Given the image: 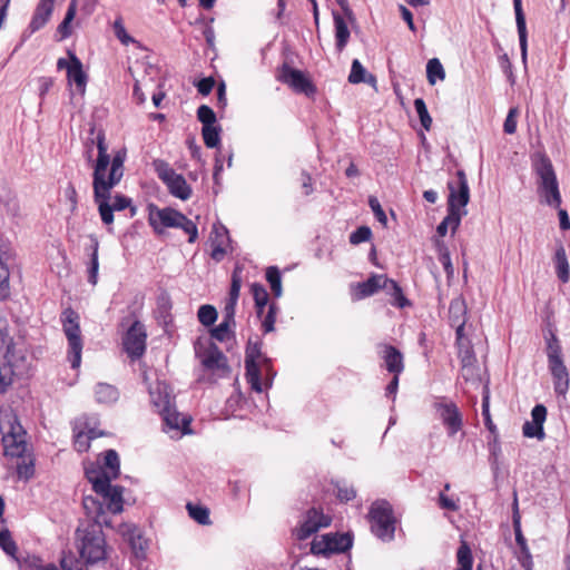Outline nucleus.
<instances>
[{
  "mask_svg": "<svg viewBox=\"0 0 570 570\" xmlns=\"http://www.w3.org/2000/svg\"><path fill=\"white\" fill-rule=\"evenodd\" d=\"M97 149L98 157L92 166V186L99 214L105 215L124 210L130 206L131 199L120 194H111V189L124 176L126 151L118 150L110 159L105 135L101 132L97 136Z\"/></svg>",
  "mask_w": 570,
  "mask_h": 570,
  "instance_id": "obj_1",
  "label": "nucleus"
},
{
  "mask_svg": "<svg viewBox=\"0 0 570 570\" xmlns=\"http://www.w3.org/2000/svg\"><path fill=\"white\" fill-rule=\"evenodd\" d=\"M1 432L4 456L17 459L16 469L19 479L30 480L35 474V458L26 441L27 433L16 415L7 416L1 423Z\"/></svg>",
  "mask_w": 570,
  "mask_h": 570,
  "instance_id": "obj_2",
  "label": "nucleus"
},
{
  "mask_svg": "<svg viewBox=\"0 0 570 570\" xmlns=\"http://www.w3.org/2000/svg\"><path fill=\"white\" fill-rule=\"evenodd\" d=\"M533 167L539 179L538 191L541 200L557 209L560 206L561 196L551 160L546 155L540 154L535 157Z\"/></svg>",
  "mask_w": 570,
  "mask_h": 570,
  "instance_id": "obj_3",
  "label": "nucleus"
},
{
  "mask_svg": "<svg viewBox=\"0 0 570 570\" xmlns=\"http://www.w3.org/2000/svg\"><path fill=\"white\" fill-rule=\"evenodd\" d=\"M547 357L554 392L558 395L566 396L570 384L569 372L562 358L561 345L554 334H551V337L547 341Z\"/></svg>",
  "mask_w": 570,
  "mask_h": 570,
  "instance_id": "obj_4",
  "label": "nucleus"
},
{
  "mask_svg": "<svg viewBox=\"0 0 570 570\" xmlns=\"http://www.w3.org/2000/svg\"><path fill=\"white\" fill-rule=\"evenodd\" d=\"M368 519L372 532L382 541H391L395 533V519L389 502L376 501L372 503Z\"/></svg>",
  "mask_w": 570,
  "mask_h": 570,
  "instance_id": "obj_5",
  "label": "nucleus"
},
{
  "mask_svg": "<svg viewBox=\"0 0 570 570\" xmlns=\"http://www.w3.org/2000/svg\"><path fill=\"white\" fill-rule=\"evenodd\" d=\"M151 402L158 409L167 426L187 432L186 428L190 420L181 416L171 405L170 395L166 386L159 383L150 390Z\"/></svg>",
  "mask_w": 570,
  "mask_h": 570,
  "instance_id": "obj_6",
  "label": "nucleus"
},
{
  "mask_svg": "<svg viewBox=\"0 0 570 570\" xmlns=\"http://www.w3.org/2000/svg\"><path fill=\"white\" fill-rule=\"evenodd\" d=\"M61 322L63 333L67 336L69 345V361L72 368H77L81 363L82 338L79 325V315L71 308L62 312Z\"/></svg>",
  "mask_w": 570,
  "mask_h": 570,
  "instance_id": "obj_7",
  "label": "nucleus"
},
{
  "mask_svg": "<svg viewBox=\"0 0 570 570\" xmlns=\"http://www.w3.org/2000/svg\"><path fill=\"white\" fill-rule=\"evenodd\" d=\"M11 338L6 328V321L0 317V393L6 392L7 387L12 383V376L19 370V366L12 363Z\"/></svg>",
  "mask_w": 570,
  "mask_h": 570,
  "instance_id": "obj_8",
  "label": "nucleus"
},
{
  "mask_svg": "<svg viewBox=\"0 0 570 570\" xmlns=\"http://www.w3.org/2000/svg\"><path fill=\"white\" fill-rule=\"evenodd\" d=\"M155 168L158 177L166 184L171 195L185 200L189 198L191 189L186 179L177 174L167 163L163 160L155 161Z\"/></svg>",
  "mask_w": 570,
  "mask_h": 570,
  "instance_id": "obj_9",
  "label": "nucleus"
},
{
  "mask_svg": "<svg viewBox=\"0 0 570 570\" xmlns=\"http://www.w3.org/2000/svg\"><path fill=\"white\" fill-rule=\"evenodd\" d=\"M81 558L89 563L100 561L106 556L105 539L99 530H87L81 537L79 546Z\"/></svg>",
  "mask_w": 570,
  "mask_h": 570,
  "instance_id": "obj_10",
  "label": "nucleus"
},
{
  "mask_svg": "<svg viewBox=\"0 0 570 570\" xmlns=\"http://www.w3.org/2000/svg\"><path fill=\"white\" fill-rule=\"evenodd\" d=\"M277 79L291 87L295 92L304 94L307 97L314 96L316 87L311 79L301 70L294 69L284 63L279 69Z\"/></svg>",
  "mask_w": 570,
  "mask_h": 570,
  "instance_id": "obj_11",
  "label": "nucleus"
},
{
  "mask_svg": "<svg viewBox=\"0 0 570 570\" xmlns=\"http://www.w3.org/2000/svg\"><path fill=\"white\" fill-rule=\"evenodd\" d=\"M92 478L94 491L102 498L104 504L112 513L122 511V488L110 484V478Z\"/></svg>",
  "mask_w": 570,
  "mask_h": 570,
  "instance_id": "obj_12",
  "label": "nucleus"
},
{
  "mask_svg": "<svg viewBox=\"0 0 570 570\" xmlns=\"http://www.w3.org/2000/svg\"><path fill=\"white\" fill-rule=\"evenodd\" d=\"M449 214H459L470 197L465 174L459 170L456 177L449 181Z\"/></svg>",
  "mask_w": 570,
  "mask_h": 570,
  "instance_id": "obj_13",
  "label": "nucleus"
},
{
  "mask_svg": "<svg viewBox=\"0 0 570 570\" xmlns=\"http://www.w3.org/2000/svg\"><path fill=\"white\" fill-rule=\"evenodd\" d=\"M149 224L158 234L164 233L166 228L179 227L189 235V242L193 243L197 237V227L194 222L187 219V216H148Z\"/></svg>",
  "mask_w": 570,
  "mask_h": 570,
  "instance_id": "obj_14",
  "label": "nucleus"
},
{
  "mask_svg": "<svg viewBox=\"0 0 570 570\" xmlns=\"http://www.w3.org/2000/svg\"><path fill=\"white\" fill-rule=\"evenodd\" d=\"M147 334L144 325L139 321H135L128 328L124 337V348L132 358L140 357L146 350Z\"/></svg>",
  "mask_w": 570,
  "mask_h": 570,
  "instance_id": "obj_15",
  "label": "nucleus"
},
{
  "mask_svg": "<svg viewBox=\"0 0 570 570\" xmlns=\"http://www.w3.org/2000/svg\"><path fill=\"white\" fill-rule=\"evenodd\" d=\"M262 356L261 346L257 343H249L246 348L245 354V368H246V379L249 383L252 390L257 393L263 391L262 382H261V371L259 365L257 363L258 358Z\"/></svg>",
  "mask_w": 570,
  "mask_h": 570,
  "instance_id": "obj_16",
  "label": "nucleus"
},
{
  "mask_svg": "<svg viewBox=\"0 0 570 570\" xmlns=\"http://www.w3.org/2000/svg\"><path fill=\"white\" fill-rule=\"evenodd\" d=\"M435 409L442 423L446 426L449 435L452 436L462 429V415L453 402L436 403Z\"/></svg>",
  "mask_w": 570,
  "mask_h": 570,
  "instance_id": "obj_17",
  "label": "nucleus"
},
{
  "mask_svg": "<svg viewBox=\"0 0 570 570\" xmlns=\"http://www.w3.org/2000/svg\"><path fill=\"white\" fill-rule=\"evenodd\" d=\"M330 523L331 519L328 517L324 515L322 511L312 508L307 511L305 521L297 529L296 537L298 540H305L313 533L317 532L321 528L330 525Z\"/></svg>",
  "mask_w": 570,
  "mask_h": 570,
  "instance_id": "obj_18",
  "label": "nucleus"
},
{
  "mask_svg": "<svg viewBox=\"0 0 570 570\" xmlns=\"http://www.w3.org/2000/svg\"><path fill=\"white\" fill-rule=\"evenodd\" d=\"M55 0H40L32 14L28 28L22 33V42L32 33L43 28L49 21L53 11Z\"/></svg>",
  "mask_w": 570,
  "mask_h": 570,
  "instance_id": "obj_19",
  "label": "nucleus"
},
{
  "mask_svg": "<svg viewBox=\"0 0 570 570\" xmlns=\"http://www.w3.org/2000/svg\"><path fill=\"white\" fill-rule=\"evenodd\" d=\"M531 417L532 421H527L522 426L523 435L542 441L546 438L543 423L547 417V407L542 404H537L531 411Z\"/></svg>",
  "mask_w": 570,
  "mask_h": 570,
  "instance_id": "obj_20",
  "label": "nucleus"
},
{
  "mask_svg": "<svg viewBox=\"0 0 570 570\" xmlns=\"http://www.w3.org/2000/svg\"><path fill=\"white\" fill-rule=\"evenodd\" d=\"M202 364L205 368L217 371L222 374H227L230 371L226 356L214 343H212L202 355Z\"/></svg>",
  "mask_w": 570,
  "mask_h": 570,
  "instance_id": "obj_21",
  "label": "nucleus"
},
{
  "mask_svg": "<svg viewBox=\"0 0 570 570\" xmlns=\"http://www.w3.org/2000/svg\"><path fill=\"white\" fill-rule=\"evenodd\" d=\"M450 324L455 327L458 338L463 337L466 321V305L463 298L456 297L451 301L449 307Z\"/></svg>",
  "mask_w": 570,
  "mask_h": 570,
  "instance_id": "obj_22",
  "label": "nucleus"
},
{
  "mask_svg": "<svg viewBox=\"0 0 570 570\" xmlns=\"http://www.w3.org/2000/svg\"><path fill=\"white\" fill-rule=\"evenodd\" d=\"M68 56L71 59V66L67 72L68 82L69 85L75 83L79 94L83 95L86 91L88 76L83 71L80 59L72 51H68Z\"/></svg>",
  "mask_w": 570,
  "mask_h": 570,
  "instance_id": "obj_23",
  "label": "nucleus"
},
{
  "mask_svg": "<svg viewBox=\"0 0 570 570\" xmlns=\"http://www.w3.org/2000/svg\"><path fill=\"white\" fill-rule=\"evenodd\" d=\"M122 534L128 541L135 557L137 559H144L148 544L139 529L132 524H125L122 528Z\"/></svg>",
  "mask_w": 570,
  "mask_h": 570,
  "instance_id": "obj_24",
  "label": "nucleus"
},
{
  "mask_svg": "<svg viewBox=\"0 0 570 570\" xmlns=\"http://www.w3.org/2000/svg\"><path fill=\"white\" fill-rule=\"evenodd\" d=\"M513 8L515 13V22L519 35L520 42V51L522 61H527L528 57V33H527V23L525 16L522 9V0H513Z\"/></svg>",
  "mask_w": 570,
  "mask_h": 570,
  "instance_id": "obj_25",
  "label": "nucleus"
},
{
  "mask_svg": "<svg viewBox=\"0 0 570 570\" xmlns=\"http://www.w3.org/2000/svg\"><path fill=\"white\" fill-rule=\"evenodd\" d=\"M382 357L384 360L386 370L390 373L399 375L403 371V355L396 347L392 345H383Z\"/></svg>",
  "mask_w": 570,
  "mask_h": 570,
  "instance_id": "obj_26",
  "label": "nucleus"
},
{
  "mask_svg": "<svg viewBox=\"0 0 570 570\" xmlns=\"http://www.w3.org/2000/svg\"><path fill=\"white\" fill-rule=\"evenodd\" d=\"M11 258V252L8 246H0V299L6 298L10 293L9 278L10 273L7 262Z\"/></svg>",
  "mask_w": 570,
  "mask_h": 570,
  "instance_id": "obj_27",
  "label": "nucleus"
},
{
  "mask_svg": "<svg viewBox=\"0 0 570 570\" xmlns=\"http://www.w3.org/2000/svg\"><path fill=\"white\" fill-rule=\"evenodd\" d=\"M335 26V47L338 52H342L346 47L350 39V30L345 19L338 13H333Z\"/></svg>",
  "mask_w": 570,
  "mask_h": 570,
  "instance_id": "obj_28",
  "label": "nucleus"
},
{
  "mask_svg": "<svg viewBox=\"0 0 570 570\" xmlns=\"http://www.w3.org/2000/svg\"><path fill=\"white\" fill-rule=\"evenodd\" d=\"M82 505L88 517H90L96 523L100 524L106 522L104 518V501H99L91 495H87L82 500Z\"/></svg>",
  "mask_w": 570,
  "mask_h": 570,
  "instance_id": "obj_29",
  "label": "nucleus"
},
{
  "mask_svg": "<svg viewBox=\"0 0 570 570\" xmlns=\"http://www.w3.org/2000/svg\"><path fill=\"white\" fill-rule=\"evenodd\" d=\"M215 238L213 240V249L210 257L217 262L222 261L225 255L224 245L228 240L227 229L224 226L214 225Z\"/></svg>",
  "mask_w": 570,
  "mask_h": 570,
  "instance_id": "obj_30",
  "label": "nucleus"
},
{
  "mask_svg": "<svg viewBox=\"0 0 570 570\" xmlns=\"http://www.w3.org/2000/svg\"><path fill=\"white\" fill-rule=\"evenodd\" d=\"M348 81L354 85L361 83V82L375 85L376 79L373 75L367 73L366 69L363 67V65L360 62V60L354 59L352 61L351 72L348 75Z\"/></svg>",
  "mask_w": 570,
  "mask_h": 570,
  "instance_id": "obj_31",
  "label": "nucleus"
},
{
  "mask_svg": "<svg viewBox=\"0 0 570 570\" xmlns=\"http://www.w3.org/2000/svg\"><path fill=\"white\" fill-rule=\"evenodd\" d=\"M554 264H556V273H557L558 278L562 283L569 282V279H570L569 262H568L566 249L562 245H560L556 250Z\"/></svg>",
  "mask_w": 570,
  "mask_h": 570,
  "instance_id": "obj_32",
  "label": "nucleus"
},
{
  "mask_svg": "<svg viewBox=\"0 0 570 570\" xmlns=\"http://www.w3.org/2000/svg\"><path fill=\"white\" fill-rule=\"evenodd\" d=\"M384 275H372L367 281L357 284L358 297L364 298L379 292L382 287Z\"/></svg>",
  "mask_w": 570,
  "mask_h": 570,
  "instance_id": "obj_33",
  "label": "nucleus"
},
{
  "mask_svg": "<svg viewBox=\"0 0 570 570\" xmlns=\"http://www.w3.org/2000/svg\"><path fill=\"white\" fill-rule=\"evenodd\" d=\"M381 288L385 289L390 295L394 297V301L399 307L409 305V301L404 297L402 288L395 281L387 278L384 275V281L382 282Z\"/></svg>",
  "mask_w": 570,
  "mask_h": 570,
  "instance_id": "obj_34",
  "label": "nucleus"
},
{
  "mask_svg": "<svg viewBox=\"0 0 570 570\" xmlns=\"http://www.w3.org/2000/svg\"><path fill=\"white\" fill-rule=\"evenodd\" d=\"M76 13H77V0H71L68 6V9H67L63 20L58 26V32L61 35L62 39H66L71 35L70 24H71L72 20L75 19Z\"/></svg>",
  "mask_w": 570,
  "mask_h": 570,
  "instance_id": "obj_35",
  "label": "nucleus"
},
{
  "mask_svg": "<svg viewBox=\"0 0 570 570\" xmlns=\"http://www.w3.org/2000/svg\"><path fill=\"white\" fill-rule=\"evenodd\" d=\"M250 291L255 301L257 315L261 316L262 313L264 312L265 306L268 303V293L264 285L258 283L252 284Z\"/></svg>",
  "mask_w": 570,
  "mask_h": 570,
  "instance_id": "obj_36",
  "label": "nucleus"
},
{
  "mask_svg": "<svg viewBox=\"0 0 570 570\" xmlns=\"http://www.w3.org/2000/svg\"><path fill=\"white\" fill-rule=\"evenodd\" d=\"M96 399L100 403H111L118 399V391L115 386L99 383L96 386Z\"/></svg>",
  "mask_w": 570,
  "mask_h": 570,
  "instance_id": "obj_37",
  "label": "nucleus"
},
{
  "mask_svg": "<svg viewBox=\"0 0 570 570\" xmlns=\"http://www.w3.org/2000/svg\"><path fill=\"white\" fill-rule=\"evenodd\" d=\"M327 535L330 538L328 541H330V546L332 549V553L344 552L352 547V538L347 533H344V534H337V533L331 534L330 533Z\"/></svg>",
  "mask_w": 570,
  "mask_h": 570,
  "instance_id": "obj_38",
  "label": "nucleus"
},
{
  "mask_svg": "<svg viewBox=\"0 0 570 570\" xmlns=\"http://www.w3.org/2000/svg\"><path fill=\"white\" fill-rule=\"evenodd\" d=\"M428 81L434 85L436 80H443L445 78V71L439 59L433 58L429 60L426 65Z\"/></svg>",
  "mask_w": 570,
  "mask_h": 570,
  "instance_id": "obj_39",
  "label": "nucleus"
},
{
  "mask_svg": "<svg viewBox=\"0 0 570 570\" xmlns=\"http://www.w3.org/2000/svg\"><path fill=\"white\" fill-rule=\"evenodd\" d=\"M92 253L90 256L89 267H88V282L91 285H96L98 282V269H99V262H98V247L99 243L97 239H92Z\"/></svg>",
  "mask_w": 570,
  "mask_h": 570,
  "instance_id": "obj_40",
  "label": "nucleus"
},
{
  "mask_svg": "<svg viewBox=\"0 0 570 570\" xmlns=\"http://www.w3.org/2000/svg\"><path fill=\"white\" fill-rule=\"evenodd\" d=\"M513 505H514L513 529H514V533H515V541H517L518 546L520 547L521 554H528L529 548L527 546L525 538L523 537L522 531H521L520 515H519V512H518L517 498L514 499V504Z\"/></svg>",
  "mask_w": 570,
  "mask_h": 570,
  "instance_id": "obj_41",
  "label": "nucleus"
},
{
  "mask_svg": "<svg viewBox=\"0 0 570 570\" xmlns=\"http://www.w3.org/2000/svg\"><path fill=\"white\" fill-rule=\"evenodd\" d=\"M266 279L271 285V289L276 297L282 295V277L281 272L276 266H269L266 269Z\"/></svg>",
  "mask_w": 570,
  "mask_h": 570,
  "instance_id": "obj_42",
  "label": "nucleus"
},
{
  "mask_svg": "<svg viewBox=\"0 0 570 570\" xmlns=\"http://www.w3.org/2000/svg\"><path fill=\"white\" fill-rule=\"evenodd\" d=\"M456 345L459 348V357L461 361V365L470 362H475V355L474 352L465 337L458 338L456 337Z\"/></svg>",
  "mask_w": 570,
  "mask_h": 570,
  "instance_id": "obj_43",
  "label": "nucleus"
},
{
  "mask_svg": "<svg viewBox=\"0 0 570 570\" xmlns=\"http://www.w3.org/2000/svg\"><path fill=\"white\" fill-rule=\"evenodd\" d=\"M220 128L214 126H207L203 127L202 135L205 145L208 148H216L220 142V136H219Z\"/></svg>",
  "mask_w": 570,
  "mask_h": 570,
  "instance_id": "obj_44",
  "label": "nucleus"
},
{
  "mask_svg": "<svg viewBox=\"0 0 570 570\" xmlns=\"http://www.w3.org/2000/svg\"><path fill=\"white\" fill-rule=\"evenodd\" d=\"M105 466L110 472V479L117 478L120 473L119 456L115 450H108L105 453Z\"/></svg>",
  "mask_w": 570,
  "mask_h": 570,
  "instance_id": "obj_45",
  "label": "nucleus"
},
{
  "mask_svg": "<svg viewBox=\"0 0 570 570\" xmlns=\"http://www.w3.org/2000/svg\"><path fill=\"white\" fill-rule=\"evenodd\" d=\"M414 108L420 118L421 125L425 130H430L432 125V118L428 111L426 105L422 98L414 100Z\"/></svg>",
  "mask_w": 570,
  "mask_h": 570,
  "instance_id": "obj_46",
  "label": "nucleus"
},
{
  "mask_svg": "<svg viewBox=\"0 0 570 570\" xmlns=\"http://www.w3.org/2000/svg\"><path fill=\"white\" fill-rule=\"evenodd\" d=\"M198 321L204 326L213 325L217 320V311L212 305H202L197 313Z\"/></svg>",
  "mask_w": 570,
  "mask_h": 570,
  "instance_id": "obj_47",
  "label": "nucleus"
},
{
  "mask_svg": "<svg viewBox=\"0 0 570 570\" xmlns=\"http://www.w3.org/2000/svg\"><path fill=\"white\" fill-rule=\"evenodd\" d=\"M489 389L488 386L484 387L483 391V399H482V415L484 417V424L488 428V430L491 432V434H498L497 426L491 420L490 415V404H489Z\"/></svg>",
  "mask_w": 570,
  "mask_h": 570,
  "instance_id": "obj_48",
  "label": "nucleus"
},
{
  "mask_svg": "<svg viewBox=\"0 0 570 570\" xmlns=\"http://www.w3.org/2000/svg\"><path fill=\"white\" fill-rule=\"evenodd\" d=\"M187 510L189 517L197 521L199 524H208L209 521V511L207 508L202 505H194L191 503L187 504Z\"/></svg>",
  "mask_w": 570,
  "mask_h": 570,
  "instance_id": "obj_49",
  "label": "nucleus"
},
{
  "mask_svg": "<svg viewBox=\"0 0 570 570\" xmlns=\"http://www.w3.org/2000/svg\"><path fill=\"white\" fill-rule=\"evenodd\" d=\"M456 557L459 567L472 569L473 558L471 549L465 541L461 542V546L458 549Z\"/></svg>",
  "mask_w": 570,
  "mask_h": 570,
  "instance_id": "obj_50",
  "label": "nucleus"
},
{
  "mask_svg": "<svg viewBox=\"0 0 570 570\" xmlns=\"http://www.w3.org/2000/svg\"><path fill=\"white\" fill-rule=\"evenodd\" d=\"M112 29H114V33L116 36V38L124 45V46H129L130 43H135L136 40L128 35V32L126 31V28L124 26V22H122V19L121 18H118L115 20L114 24H112Z\"/></svg>",
  "mask_w": 570,
  "mask_h": 570,
  "instance_id": "obj_51",
  "label": "nucleus"
},
{
  "mask_svg": "<svg viewBox=\"0 0 570 570\" xmlns=\"http://www.w3.org/2000/svg\"><path fill=\"white\" fill-rule=\"evenodd\" d=\"M0 547L7 554L17 559L16 553L18 551V547H17L16 542L12 540L9 530H7V529L0 531Z\"/></svg>",
  "mask_w": 570,
  "mask_h": 570,
  "instance_id": "obj_52",
  "label": "nucleus"
},
{
  "mask_svg": "<svg viewBox=\"0 0 570 570\" xmlns=\"http://www.w3.org/2000/svg\"><path fill=\"white\" fill-rule=\"evenodd\" d=\"M461 216H445L443 222L438 226L436 233L439 236L443 237L446 235L449 228H451L454 234L461 223Z\"/></svg>",
  "mask_w": 570,
  "mask_h": 570,
  "instance_id": "obj_53",
  "label": "nucleus"
},
{
  "mask_svg": "<svg viewBox=\"0 0 570 570\" xmlns=\"http://www.w3.org/2000/svg\"><path fill=\"white\" fill-rule=\"evenodd\" d=\"M480 370L476 361L461 365V375L465 382H476L480 379Z\"/></svg>",
  "mask_w": 570,
  "mask_h": 570,
  "instance_id": "obj_54",
  "label": "nucleus"
},
{
  "mask_svg": "<svg viewBox=\"0 0 570 570\" xmlns=\"http://www.w3.org/2000/svg\"><path fill=\"white\" fill-rule=\"evenodd\" d=\"M197 118L203 124V127L214 126L216 122V115L214 110L207 105H202L198 107Z\"/></svg>",
  "mask_w": 570,
  "mask_h": 570,
  "instance_id": "obj_55",
  "label": "nucleus"
},
{
  "mask_svg": "<svg viewBox=\"0 0 570 570\" xmlns=\"http://www.w3.org/2000/svg\"><path fill=\"white\" fill-rule=\"evenodd\" d=\"M330 538L327 534L323 535L321 540L314 539L311 544V552L313 554H327L332 553V549L330 546Z\"/></svg>",
  "mask_w": 570,
  "mask_h": 570,
  "instance_id": "obj_56",
  "label": "nucleus"
},
{
  "mask_svg": "<svg viewBox=\"0 0 570 570\" xmlns=\"http://www.w3.org/2000/svg\"><path fill=\"white\" fill-rule=\"evenodd\" d=\"M372 236V230L367 226H360L356 230H354L350 235V243L353 245H358L361 243L370 240Z\"/></svg>",
  "mask_w": 570,
  "mask_h": 570,
  "instance_id": "obj_57",
  "label": "nucleus"
},
{
  "mask_svg": "<svg viewBox=\"0 0 570 570\" xmlns=\"http://www.w3.org/2000/svg\"><path fill=\"white\" fill-rule=\"evenodd\" d=\"M233 323L223 320L216 327L212 328V337L219 342L226 341L229 336V327Z\"/></svg>",
  "mask_w": 570,
  "mask_h": 570,
  "instance_id": "obj_58",
  "label": "nucleus"
},
{
  "mask_svg": "<svg viewBox=\"0 0 570 570\" xmlns=\"http://www.w3.org/2000/svg\"><path fill=\"white\" fill-rule=\"evenodd\" d=\"M519 111L517 108H511L503 124V130L508 135H513L517 130V116Z\"/></svg>",
  "mask_w": 570,
  "mask_h": 570,
  "instance_id": "obj_59",
  "label": "nucleus"
},
{
  "mask_svg": "<svg viewBox=\"0 0 570 570\" xmlns=\"http://www.w3.org/2000/svg\"><path fill=\"white\" fill-rule=\"evenodd\" d=\"M276 309H277V307L275 304L269 305L268 312L262 322V326H263L265 333H269V332L274 331V325H275V321H276Z\"/></svg>",
  "mask_w": 570,
  "mask_h": 570,
  "instance_id": "obj_60",
  "label": "nucleus"
},
{
  "mask_svg": "<svg viewBox=\"0 0 570 570\" xmlns=\"http://www.w3.org/2000/svg\"><path fill=\"white\" fill-rule=\"evenodd\" d=\"M336 488H337V498L341 501H345V502L351 501L356 495V491L354 490V488L346 484L345 482L337 483Z\"/></svg>",
  "mask_w": 570,
  "mask_h": 570,
  "instance_id": "obj_61",
  "label": "nucleus"
},
{
  "mask_svg": "<svg viewBox=\"0 0 570 570\" xmlns=\"http://www.w3.org/2000/svg\"><path fill=\"white\" fill-rule=\"evenodd\" d=\"M96 435L88 436L83 432H79L75 438V448L79 452L87 451L89 449V439H94Z\"/></svg>",
  "mask_w": 570,
  "mask_h": 570,
  "instance_id": "obj_62",
  "label": "nucleus"
},
{
  "mask_svg": "<svg viewBox=\"0 0 570 570\" xmlns=\"http://www.w3.org/2000/svg\"><path fill=\"white\" fill-rule=\"evenodd\" d=\"M214 86H215V81L212 77L203 78L196 85L198 92L203 96L209 95L212 92Z\"/></svg>",
  "mask_w": 570,
  "mask_h": 570,
  "instance_id": "obj_63",
  "label": "nucleus"
},
{
  "mask_svg": "<svg viewBox=\"0 0 570 570\" xmlns=\"http://www.w3.org/2000/svg\"><path fill=\"white\" fill-rule=\"evenodd\" d=\"M242 281L237 272L233 273L232 285L229 291V299L237 301L240 292Z\"/></svg>",
  "mask_w": 570,
  "mask_h": 570,
  "instance_id": "obj_64",
  "label": "nucleus"
}]
</instances>
